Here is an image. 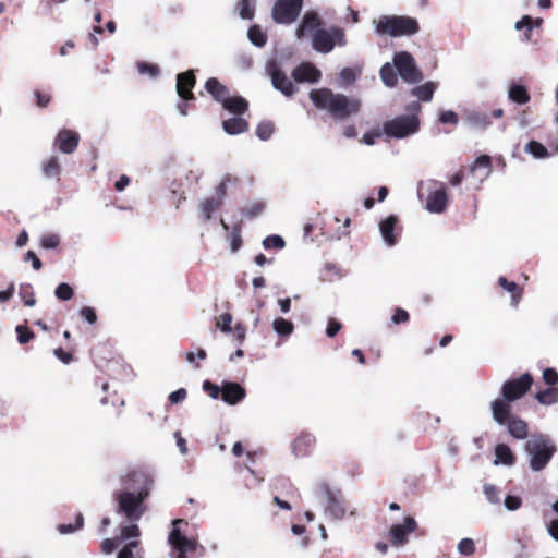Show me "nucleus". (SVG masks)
<instances>
[{"label": "nucleus", "mask_w": 558, "mask_h": 558, "mask_svg": "<svg viewBox=\"0 0 558 558\" xmlns=\"http://www.w3.org/2000/svg\"><path fill=\"white\" fill-rule=\"evenodd\" d=\"M230 182L236 183L238 179L231 177L230 174L226 175L223 178V180L217 185V187H216V195L214 197L215 198H219L220 202L223 203V199H225V197L227 195V184L230 183Z\"/></svg>", "instance_id": "8fccbe9b"}, {"label": "nucleus", "mask_w": 558, "mask_h": 558, "mask_svg": "<svg viewBox=\"0 0 558 558\" xmlns=\"http://www.w3.org/2000/svg\"><path fill=\"white\" fill-rule=\"evenodd\" d=\"M248 39L256 47H264L267 43V36L259 25H253L248 28Z\"/></svg>", "instance_id": "c9c22d12"}, {"label": "nucleus", "mask_w": 558, "mask_h": 558, "mask_svg": "<svg viewBox=\"0 0 558 558\" xmlns=\"http://www.w3.org/2000/svg\"><path fill=\"white\" fill-rule=\"evenodd\" d=\"M312 46L318 52L328 53L335 48V39L327 31L317 29L313 34Z\"/></svg>", "instance_id": "aec40b11"}, {"label": "nucleus", "mask_w": 558, "mask_h": 558, "mask_svg": "<svg viewBox=\"0 0 558 558\" xmlns=\"http://www.w3.org/2000/svg\"><path fill=\"white\" fill-rule=\"evenodd\" d=\"M274 330L282 337L290 336L294 330V325L292 322L284 319L282 317H278L272 323Z\"/></svg>", "instance_id": "f704fd0d"}, {"label": "nucleus", "mask_w": 558, "mask_h": 558, "mask_svg": "<svg viewBox=\"0 0 558 558\" xmlns=\"http://www.w3.org/2000/svg\"><path fill=\"white\" fill-rule=\"evenodd\" d=\"M84 525V517L82 513H78L76 515V521L74 524H59L58 525V531L61 533V534H69V533H73L77 530H81Z\"/></svg>", "instance_id": "a18cd8bd"}, {"label": "nucleus", "mask_w": 558, "mask_h": 558, "mask_svg": "<svg viewBox=\"0 0 558 558\" xmlns=\"http://www.w3.org/2000/svg\"><path fill=\"white\" fill-rule=\"evenodd\" d=\"M342 328V325L340 322H338L337 319L335 318H330L328 320V325H327V329H326V335L329 337V338H332L335 337Z\"/></svg>", "instance_id": "774afa93"}, {"label": "nucleus", "mask_w": 558, "mask_h": 558, "mask_svg": "<svg viewBox=\"0 0 558 558\" xmlns=\"http://www.w3.org/2000/svg\"><path fill=\"white\" fill-rule=\"evenodd\" d=\"M144 549L137 539L126 543L118 553L117 558H143Z\"/></svg>", "instance_id": "bb28decb"}, {"label": "nucleus", "mask_w": 558, "mask_h": 558, "mask_svg": "<svg viewBox=\"0 0 558 558\" xmlns=\"http://www.w3.org/2000/svg\"><path fill=\"white\" fill-rule=\"evenodd\" d=\"M203 389L208 393V396H210L213 399H218L219 396H221V387H219L218 385L209 381V380H205L204 384H203Z\"/></svg>", "instance_id": "052dcab7"}, {"label": "nucleus", "mask_w": 558, "mask_h": 558, "mask_svg": "<svg viewBox=\"0 0 558 558\" xmlns=\"http://www.w3.org/2000/svg\"><path fill=\"white\" fill-rule=\"evenodd\" d=\"M140 535H141L140 527L136 524L132 523V524L123 526L121 529V534H120L119 539L122 542V541H126L130 538L138 537Z\"/></svg>", "instance_id": "5fc2aeb1"}, {"label": "nucleus", "mask_w": 558, "mask_h": 558, "mask_svg": "<svg viewBox=\"0 0 558 558\" xmlns=\"http://www.w3.org/2000/svg\"><path fill=\"white\" fill-rule=\"evenodd\" d=\"M398 223V218L396 216H388L379 223L380 233L388 245L396 244L395 229Z\"/></svg>", "instance_id": "5701e85b"}, {"label": "nucleus", "mask_w": 558, "mask_h": 558, "mask_svg": "<svg viewBox=\"0 0 558 558\" xmlns=\"http://www.w3.org/2000/svg\"><path fill=\"white\" fill-rule=\"evenodd\" d=\"M395 66L399 75L409 83H418L423 80L422 72L417 69L415 60L408 51L397 52L393 57Z\"/></svg>", "instance_id": "6e6552de"}, {"label": "nucleus", "mask_w": 558, "mask_h": 558, "mask_svg": "<svg viewBox=\"0 0 558 558\" xmlns=\"http://www.w3.org/2000/svg\"><path fill=\"white\" fill-rule=\"evenodd\" d=\"M543 380L550 387L558 383V372L555 368H546L543 372Z\"/></svg>", "instance_id": "680f3d73"}, {"label": "nucleus", "mask_w": 558, "mask_h": 558, "mask_svg": "<svg viewBox=\"0 0 558 558\" xmlns=\"http://www.w3.org/2000/svg\"><path fill=\"white\" fill-rule=\"evenodd\" d=\"M534 383L530 373H524L518 378L506 380L501 386V397L490 403L493 418L496 423H504L512 411L511 403L525 396Z\"/></svg>", "instance_id": "f257e3e1"}, {"label": "nucleus", "mask_w": 558, "mask_h": 558, "mask_svg": "<svg viewBox=\"0 0 558 558\" xmlns=\"http://www.w3.org/2000/svg\"><path fill=\"white\" fill-rule=\"evenodd\" d=\"M20 296L23 300L24 305L34 306L36 304L35 293L31 284H22L20 287Z\"/></svg>", "instance_id": "a19ab883"}, {"label": "nucleus", "mask_w": 558, "mask_h": 558, "mask_svg": "<svg viewBox=\"0 0 558 558\" xmlns=\"http://www.w3.org/2000/svg\"><path fill=\"white\" fill-rule=\"evenodd\" d=\"M420 119L416 114H401L384 122L383 133L393 138H404L420 130Z\"/></svg>", "instance_id": "423d86ee"}, {"label": "nucleus", "mask_w": 558, "mask_h": 558, "mask_svg": "<svg viewBox=\"0 0 558 558\" xmlns=\"http://www.w3.org/2000/svg\"><path fill=\"white\" fill-rule=\"evenodd\" d=\"M508 98L518 105H525L531 100L527 88L518 83H511L509 86Z\"/></svg>", "instance_id": "393cba45"}, {"label": "nucleus", "mask_w": 558, "mask_h": 558, "mask_svg": "<svg viewBox=\"0 0 558 558\" xmlns=\"http://www.w3.org/2000/svg\"><path fill=\"white\" fill-rule=\"evenodd\" d=\"M230 248L233 253L238 252L242 246L241 229L235 226L229 234Z\"/></svg>", "instance_id": "603ef678"}, {"label": "nucleus", "mask_w": 558, "mask_h": 558, "mask_svg": "<svg viewBox=\"0 0 558 558\" xmlns=\"http://www.w3.org/2000/svg\"><path fill=\"white\" fill-rule=\"evenodd\" d=\"M380 77L384 84L388 87H395L398 83L397 73L389 63H386L381 66Z\"/></svg>", "instance_id": "e433bc0d"}, {"label": "nucleus", "mask_w": 558, "mask_h": 558, "mask_svg": "<svg viewBox=\"0 0 558 558\" xmlns=\"http://www.w3.org/2000/svg\"><path fill=\"white\" fill-rule=\"evenodd\" d=\"M196 84V76L193 70H189L177 75V93L182 100L189 101L195 99L192 89Z\"/></svg>", "instance_id": "4468645a"}, {"label": "nucleus", "mask_w": 558, "mask_h": 558, "mask_svg": "<svg viewBox=\"0 0 558 558\" xmlns=\"http://www.w3.org/2000/svg\"><path fill=\"white\" fill-rule=\"evenodd\" d=\"M219 198L207 197L201 203V214L204 221L211 219L213 214L222 207Z\"/></svg>", "instance_id": "cd10ccee"}, {"label": "nucleus", "mask_w": 558, "mask_h": 558, "mask_svg": "<svg viewBox=\"0 0 558 558\" xmlns=\"http://www.w3.org/2000/svg\"><path fill=\"white\" fill-rule=\"evenodd\" d=\"M59 244H60V236L56 233L45 234V235H43L41 241H40V245L47 250L56 248L59 246Z\"/></svg>", "instance_id": "6e6d98bb"}, {"label": "nucleus", "mask_w": 558, "mask_h": 558, "mask_svg": "<svg viewBox=\"0 0 558 558\" xmlns=\"http://www.w3.org/2000/svg\"><path fill=\"white\" fill-rule=\"evenodd\" d=\"M498 283L511 293V303L513 306H518L522 296V289L514 281H509L506 277H499Z\"/></svg>", "instance_id": "c85d7f7f"}, {"label": "nucleus", "mask_w": 558, "mask_h": 558, "mask_svg": "<svg viewBox=\"0 0 558 558\" xmlns=\"http://www.w3.org/2000/svg\"><path fill=\"white\" fill-rule=\"evenodd\" d=\"M292 77L296 83H317L320 77V71L312 63L304 62L292 71Z\"/></svg>", "instance_id": "2eb2a0df"}, {"label": "nucleus", "mask_w": 558, "mask_h": 558, "mask_svg": "<svg viewBox=\"0 0 558 558\" xmlns=\"http://www.w3.org/2000/svg\"><path fill=\"white\" fill-rule=\"evenodd\" d=\"M246 397V390L238 383L223 381L221 386V399L231 405L241 402Z\"/></svg>", "instance_id": "dca6fc26"}, {"label": "nucleus", "mask_w": 558, "mask_h": 558, "mask_svg": "<svg viewBox=\"0 0 558 558\" xmlns=\"http://www.w3.org/2000/svg\"><path fill=\"white\" fill-rule=\"evenodd\" d=\"M495 463L501 462L505 465H512L515 462V457L513 456L510 447L506 444H498L495 447Z\"/></svg>", "instance_id": "c756f323"}, {"label": "nucleus", "mask_w": 558, "mask_h": 558, "mask_svg": "<svg viewBox=\"0 0 558 558\" xmlns=\"http://www.w3.org/2000/svg\"><path fill=\"white\" fill-rule=\"evenodd\" d=\"M80 315L83 319H85L90 325H94L98 318L95 308L90 307V306H83L80 310Z\"/></svg>", "instance_id": "bf43d9fd"}, {"label": "nucleus", "mask_w": 558, "mask_h": 558, "mask_svg": "<svg viewBox=\"0 0 558 558\" xmlns=\"http://www.w3.org/2000/svg\"><path fill=\"white\" fill-rule=\"evenodd\" d=\"M120 543L121 541L119 538H106L101 542V550L105 554H111Z\"/></svg>", "instance_id": "338daca9"}, {"label": "nucleus", "mask_w": 558, "mask_h": 558, "mask_svg": "<svg viewBox=\"0 0 558 558\" xmlns=\"http://www.w3.org/2000/svg\"><path fill=\"white\" fill-rule=\"evenodd\" d=\"M466 120L474 126L477 128H486L492 123L490 117L488 113L483 111H471L466 116Z\"/></svg>", "instance_id": "72a5a7b5"}, {"label": "nucleus", "mask_w": 558, "mask_h": 558, "mask_svg": "<svg viewBox=\"0 0 558 558\" xmlns=\"http://www.w3.org/2000/svg\"><path fill=\"white\" fill-rule=\"evenodd\" d=\"M536 400L544 405H550L558 402V388L549 387L545 390L538 391L535 396Z\"/></svg>", "instance_id": "473e14b6"}, {"label": "nucleus", "mask_w": 558, "mask_h": 558, "mask_svg": "<svg viewBox=\"0 0 558 558\" xmlns=\"http://www.w3.org/2000/svg\"><path fill=\"white\" fill-rule=\"evenodd\" d=\"M223 131L230 135L244 133L248 130V122L241 118H229L222 122Z\"/></svg>", "instance_id": "a878e982"}, {"label": "nucleus", "mask_w": 558, "mask_h": 558, "mask_svg": "<svg viewBox=\"0 0 558 558\" xmlns=\"http://www.w3.org/2000/svg\"><path fill=\"white\" fill-rule=\"evenodd\" d=\"M499 425H506L508 433L515 439H525L529 435L527 423L517 415H512V411L509 413L506 422L498 423Z\"/></svg>", "instance_id": "f3484780"}, {"label": "nucleus", "mask_w": 558, "mask_h": 558, "mask_svg": "<svg viewBox=\"0 0 558 558\" xmlns=\"http://www.w3.org/2000/svg\"><path fill=\"white\" fill-rule=\"evenodd\" d=\"M303 0H277L272 8V19L278 24H291L301 13Z\"/></svg>", "instance_id": "1a4fd4ad"}, {"label": "nucleus", "mask_w": 558, "mask_h": 558, "mask_svg": "<svg viewBox=\"0 0 558 558\" xmlns=\"http://www.w3.org/2000/svg\"><path fill=\"white\" fill-rule=\"evenodd\" d=\"M515 28L518 31H521L525 28L524 32V39L530 40L531 39V33L533 31V19L530 15H524L520 21L515 23Z\"/></svg>", "instance_id": "49530a36"}, {"label": "nucleus", "mask_w": 558, "mask_h": 558, "mask_svg": "<svg viewBox=\"0 0 558 558\" xmlns=\"http://www.w3.org/2000/svg\"><path fill=\"white\" fill-rule=\"evenodd\" d=\"M36 105L40 108H46L51 101V95L41 90L34 92Z\"/></svg>", "instance_id": "69168bd1"}, {"label": "nucleus", "mask_w": 558, "mask_h": 558, "mask_svg": "<svg viewBox=\"0 0 558 558\" xmlns=\"http://www.w3.org/2000/svg\"><path fill=\"white\" fill-rule=\"evenodd\" d=\"M56 296L61 301H69L73 298V288L65 282L60 283L54 290Z\"/></svg>", "instance_id": "de8ad7c7"}, {"label": "nucleus", "mask_w": 558, "mask_h": 558, "mask_svg": "<svg viewBox=\"0 0 558 558\" xmlns=\"http://www.w3.org/2000/svg\"><path fill=\"white\" fill-rule=\"evenodd\" d=\"M184 520L175 519L173 520V529L169 533V543L172 546L173 550L177 553L175 558H186L187 553H193L196 550V542L192 538L186 537L180 529L179 524L183 523Z\"/></svg>", "instance_id": "9d476101"}, {"label": "nucleus", "mask_w": 558, "mask_h": 558, "mask_svg": "<svg viewBox=\"0 0 558 558\" xmlns=\"http://www.w3.org/2000/svg\"><path fill=\"white\" fill-rule=\"evenodd\" d=\"M439 121L444 124L449 123V124L456 125L459 122V118L454 111L447 110V111H442L440 113Z\"/></svg>", "instance_id": "e2e57ef3"}, {"label": "nucleus", "mask_w": 558, "mask_h": 558, "mask_svg": "<svg viewBox=\"0 0 558 558\" xmlns=\"http://www.w3.org/2000/svg\"><path fill=\"white\" fill-rule=\"evenodd\" d=\"M420 31L418 22L404 15H384L376 24V33L391 37L410 36Z\"/></svg>", "instance_id": "20e7f679"}, {"label": "nucleus", "mask_w": 558, "mask_h": 558, "mask_svg": "<svg viewBox=\"0 0 558 558\" xmlns=\"http://www.w3.org/2000/svg\"><path fill=\"white\" fill-rule=\"evenodd\" d=\"M137 71L143 75H148L153 78L157 77L160 73V69L157 64L140 61L136 64Z\"/></svg>", "instance_id": "ea45409f"}, {"label": "nucleus", "mask_w": 558, "mask_h": 558, "mask_svg": "<svg viewBox=\"0 0 558 558\" xmlns=\"http://www.w3.org/2000/svg\"><path fill=\"white\" fill-rule=\"evenodd\" d=\"M15 331L17 335V340L21 344L29 342L35 337V333L24 325L16 326Z\"/></svg>", "instance_id": "864d4df0"}, {"label": "nucleus", "mask_w": 558, "mask_h": 558, "mask_svg": "<svg viewBox=\"0 0 558 558\" xmlns=\"http://www.w3.org/2000/svg\"><path fill=\"white\" fill-rule=\"evenodd\" d=\"M284 244H286L284 240L280 235H276V234L268 235L263 241V246L266 250H271V248L280 250V248L284 247Z\"/></svg>", "instance_id": "3c124183"}, {"label": "nucleus", "mask_w": 558, "mask_h": 558, "mask_svg": "<svg viewBox=\"0 0 558 558\" xmlns=\"http://www.w3.org/2000/svg\"><path fill=\"white\" fill-rule=\"evenodd\" d=\"M458 550L461 555L470 556L475 551V544L472 538H462L458 544Z\"/></svg>", "instance_id": "4d7b16f0"}, {"label": "nucleus", "mask_w": 558, "mask_h": 558, "mask_svg": "<svg viewBox=\"0 0 558 558\" xmlns=\"http://www.w3.org/2000/svg\"><path fill=\"white\" fill-rule=\"evenodd\" d=\"M524 448L530 456V468L535 472L544 470L557 451L555 442L545 434L532 435Z\"/></svg>", "instance_id": "7ed1b4c3"}, {"label": "nucleus", "mask_w": 558, "mask_h": 558, "mask_svg": "<svg viewBox=\"0 0 558 558\" xmlns=\"http://www.w3.org/2000/svg\"><path fill=\"white\" fill-rule=\"evenodd\" d=\"M205 89L209 93L217 102H225L230 92L227 86L221 84L218 78L210 77L205 83Z\"/></svg>", "instance_id": "4be33fe9"}, {"label": "nucleus", "mask_w": 558, "mask_h": 558, "mask_svg": "<svg viewBox=\"0 0 558 558\" xmlns=\"http://www.w3.org/2000/svg\"><path fill=\"white\" fill-rule=\"evenodd\" d=\"M320 24L322 21L316 12H306L298 26L296 36L301 38L314 31L316 32Z\"/></svg>", "instance_id": "412c9836"}, {"label": "nucleus", "mask_w": 558, "mask_h": 558, "mask_svg": "<svg viewBox=\"0 0 558 558\" xmlns=\"http://www.w3.org/2000/svg\"><path fill=\"white\" fill-rule=\"evenodd\" d=\"M118 504V512L123 514L130 522L138 521L146 511L144 505L147 499V493H135L131 490H120L114 494Z\"/></svg>", "instance_id": "39448f33"}, {"label": "nucleus", "mask_w": 558, "mask_h": 558, "mask_svg": "<svg viewBox=\"0 0 558 558\" xmlns=\"http://www.w3.org/2000/svg\"><path fill=\"white\" fill-rule=\"evenodd\" d=\"M409 319H410L409 313L405 310L400 308V307H397L395 310V313L391 317L392 323L396 325L402 324V323H408Z\"/></svg>", "instance_id": "0e129e2a"}, {"label": "nucleus", "mask_w": 558, "mask_h": 558, "mask_svg": "<svg viewBox=\"0 0 558 558\" xmlns=\"http://www.w3.org/2000/svg\"><path fill=\"white\" fill-rule=\"evenodd\" d=\"M484 494L489 502H492V504L500 502L499 490L495 485L485 484L484 485Z\"/></svg>", "instance_id": "13d9d810"}, {"label": "nucleus", "mask_w": 558, "mask_h": 558, "mask_svg": "<svg viewBox=\"0 0 558 558\" xmlns=\"http://www.w3.org/2000/svg\"><path fill=\"white\" fill-rule=\"evenodd\" d=\"M222 107L231 113L241 116L248 109V101L241 96H228Z\"/></svg>", "instance_id": "b1692460"}, {"label": "nucleus", "mask_w": 558, "mask_h": 558, "mask_svg": "<svg viewBox=\"0 0 558 558\" xmlns=\"http://www.w3.org/2000/svg\"><path fill=\"white\" fill-rule=\"evenodd\" d=\"M436 84L427 82L423 85L416 86L412 89V95L417 97L422 101H429L434 96Z\"/></svg>", "instance_id": "7c9ffc66"}, {"label": "nucleus", "mask_w": 558, "mask_h": 558, "mask_svg": "<svg viewBox=\"0 0 558 558\" xmlns=\"http://www.w3.org/2000/svg\"><path fill=\"white\" fill-rule=\"evenodd\" d=\"M484 168L486 170V174H488L492 170V159L487 155H482L477 157L474 162L470 166V172L474 173L477 169Z\"/></svg>", "instance_id": "79ce46f5"}, {"label": "nucleus", "mask_w": 558, "mask_h": 558, "mask_svg": "<svg viewBox=\"0 0 558 558\" xmlns=\"http://www.w3.org/2000/svg\"><path fill=\"white\" fill-rule=\"evenodd\" d=\"M275 131V125L271 121H262L256 128V135L262 141H267L271 137Z\"/></svg>", "instance_id": "58836bf2"}, {"label": "nucleus", "mask_w": 558, "mask_h": 558, "mask_svg": "<svg viewBox=\"0 0 558 558\" xmlns=\"http://www.w3.org/2000/svg\"><path fill=\"white\" fill-rule=\"evenodd\" d=\"M269 75L271 77V83L274 87L280 90L284 96H292L296 88L294 84L288 78L286 73L276 64L270 63L268 65Z\"/></svg>", "instance_id": "f8f14e48"}, {"label": "nucleus", "mask_w": 558, "mask_h": 558, "mask_svg": "<svg viewBox=\"0 0 558 558\" xmlns=\"http://www.w3.org/2000/svg\"><path fill=\"white\" fill-rule=\"evenodd\" d=\"M43 172L47 178H58L61 174V165L57 156H51L43 162Z\"/></svg>", "instance_id": "2f4dec72"}, {"label": "nucleus", "mask_w": 558, "mask_h": 558, "mask_svg": "<svg viewBox=\"0 0 558 558\" xmlns=\"http://www.w3.org/2000/svg\"><path fill=\"white\" fill-rule=\"evenodd\" d=\"M154 475L143 466L129 471L122 478V483L128 490L135 493H147V498L154 486Z\"/></svg>", "instance_id": "0eeeda50"}, {"label": "nucleus", "mask_w": 558, "mask_h": 558, "mask_svg": "<svg viewBox=\"0 0 558 558\" xmlns=\"http://www.w3.org/2000/svg\"><path fill=\"white\" fill-rule=\"evenodd\" d=\"M232 315L230 313H222L219 317L216 318V327L220 329L225 333H229L232 331Z\"/></svg>", "instance_id": "c03bdc74"}, {"label": "nucleus", "mask_w": 558, "mask_h": 558, "mask_svg": "<svg viewBox=\"0 0 558 558\" xmlns=\"http://www.w3.org/2000/svg\"><path fill=\"white\" fill-rule=\"evenodd\" d=\"M239 9L242 19L252 20L254 17L255 8L252 0H241L239 2Z\"/></svg>", "instance_id": "09e8293b"}, {"label": "nucleus", "mask_w": 558, "mask_h": 558, "mask_svg": "<svg viewBox=\"0 0 558 558\" xmlns=\"http://www.w3.org/2000/svg\"><path fill=\"white\" fill-rule=\"evenodd\" d=\"M448 204V196L444 187L430 192L426 198V209L430 213L440 214L445 211Z\"/></svg>", "instance_id": "6ab92c4d"}, {"label": "nucleus", "mask_w": 558, "mask_h": 558, "mask_svg": "<svg viewBox=\"0 0 558 558\" xmlns=\"http://www.w3.org/2000/svg\"><path fill=\"white\" fill-rule=\"evenodd\" d=\"M310 98L317 109L326 110L336 120H345L357 113L361 107L357 99H350L343 94H335L326 87L312 89Z\"/></svg>", "instance_id": "f03ea898"}, {"label": "nucleus", "mask_w": 558, "mask_h": 558, "mask_svg": "<svg viewBox=\"0 0 558 558\" xmlns=\"http://www.w3.org/2000/svg\"><path fill=\"white\" fill-rule=\"evenodd\" d=\"M417 522L413 517H405L403 523L393 524L389 529L388 536L392 546L400 547L408 543V535L417 530Z\"/></svg>", "instance_id": "9b49d317"}, {"label": "nucleus", "mask_w": 558, "mask_h": 558, "mask_svg": "<svg viewBox=\"0 0 558 558\" xmlns=\"http://www.w3.org/2000/svg\"><path fill=\"white\" fill-rule=\"evenodd\" d=\"M265 209V203L264 202H254L253 204L244 207L242 209V214L248 218L253 219L257 216H259Z\"/></svg>", "instance_id": "37998d69"}, {"label": "nucleus", "mask_w": 558, "mask_h": 558, "mask_svg": "<svg viewBox=\"0 0 558 558\" xmlns=\"http://www.w3.org/2000/svg\"><path fill=\"white\" fill-rule=\"evenodd\" d=\"M80 143V134L70 129H61L56 138L54 146L63 154H72L76 150Z\"/></svg>", "instance_id": "ddd939ff"}, {"label": "nucleus", "mask_w": 558, "mask_h": 558, "mask_svg": "<svg viewBox=\"0 0 558 558\" xmlns=\"http://www.w3.org/2000/svg\"><path fill=\"white\" fill-rule=\"evenodd\" d=\"M316 444V439L308 433H301L292 444V451L295 457H306L311 454Z\"/></svg>", "instance_id": "a211bd4d"}, {"label": "nucleus", "mask_w": 558, "mask_h": 558, "mask_svg": "<svg viewBox=\"0 0 558 558\" xmlns=\"http://www.w3.org/2000/svg\"><path fill=\"white\" fill-rule=\"evenodd\" d=\"M525 151L531 154L535 158L548 157L547 148L537 141H530L525 146Z\"/></svg>", "instance_id": "4c0bfd02"}]
</instances>
